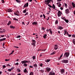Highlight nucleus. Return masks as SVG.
I'll use <instances>...</instances> for the list:
<instances>
[{"instance_id":"1","label":"nucleus","mask_w":75,"mask_h":75,"mask_svg":"<svg viewBox=\"0 0 75 75\" xmlns=\"http://www.w3.org/2000/svg\"><path fill=\"white\" fill-rule=\"evenodd\" d=\"M29 61H27V60H24L21 61V62L22 64H23V66L24 67H27V64H26V63H28L29 62Z\"/></svg>"},{"instance_id":"2","label":"nucleus","mask_w":75,"mask_h":75,"mask_svg":"<svg viewBox=\"0 0 75 75\" xmlns=\"http://www.w3.org/2000/svg\"><path fill=\"white\" fill-rule=\"evenodd\" d=\"M49 31L50 32V34H51V35H52V30L51 29H46V34L48 33L49 32Z\"/></svg>"},{"instance_id":"3","label":"nucleus","mask_w":75,"mask_h":75,"mask_svg":"<svg viewBox=\"0 0 75 75\" xmlns=\"http://www.w3.org/2000/svg\"><path fill=\"white\" fill-rule=\"evenodd\" d=\"M52 1V0H47L45 1V4L46 5H48L50 4V3H51V1Z\"/></svg>"},{"instance_id":"4","label":"nucleus","mask_w":75,"mask_h":75,"mask_svg":"<svg viewBox=\"0 0 75 75\" xmlns=\"http://www.w3.org/2000/svg\"><path fill=\"white\" fill-rule=\"evenodd\" d=\"M32 42L31 43V45H33V47H34L35 45V43H36V41L34 40H32Z\"/></svg>"},{"instance_id":"5","label":"nucleus","mask_w":75,"mask_h":75,"mask_svg":"<svg viewBox=\"0 0 75 75\" xmlns=\"http://www.w3.org/2000/svg\"><path fill=\"white\" fill-rule=\"evenodd\" d=\"M68 62H69V61H68V60L67 59H64L62 61V63H65V64L68 63Z\"/></svg>"},{"instance_id":"6","label":"nucleus","mask_w":75,"mask_h":75,"mask_svg":"<svg viewBox=\"0 0 75 75\" xmlns=\"http://www.w3.org/2000/svg\"><path fill=\"white\" fill-rule=\"evenodd\" d=\"M69 53L68 52L65 53L64 55V56L65 57H66V58H68V57H69Z\"/></svg>"},{"instance_id":"7","label":"nucleus","mask_w":75,"mask_h":75,"mask_svg":"<svg viewBox=\"0 0 75 75\" xmlns=\"http://www.w3.org/2000/svg\"><path fill=\"white\" fill-rule=\"evenodd\" d=\"M58 12L57 13V15L58 17H60L61 16V13L60 11L57 10Z\"/></svg>"},{"instance_id":"8","label":"nucleus","mask_w":75,"mask_h":75,"mask_svg":"<svg viewBox=\"0 0 75 75\" xmlns=\"http://www.w3.org/2000/svg\"><path fill=\"white\" fill-rule=\"evenodd\" d=\"M60 73L61 74H64L65 72V69H62L60 71Z\"/></svg>"},{"instance_id":"9","label":"nucleus","mask_w":75,"mask_h":75,"mask_svg":"<svg viewBox=\"0 0 75 75\" xmlns=\"http://www.w3.org/2000/svg\"><path fill=\"white\" fill-rule=\"evenodd\" d=\"M28 3L27 2L26 4H25L23 6V8H25V7H28Z\"/></svg>"},{"instance_id":"10","label":"nucleus","mask_w":75,"mask_h":75,"mask_svg":"<svg viewBox=\"0 0 75 75\" xmlns=\"http://www.w3.org/2000/svg\"><path fill=\"white\" fill-rule=\"evenodd\" d=\"M65 13L66 14H69V9H67L65 10Z\"/></svg>"},{"instance_id":"11","label":"nucleus","mask_w":75,"mask_h":75,"mask_svg":"<svg viewBox=\"0 0 75 75\" xmlns=\"http://www.w3.org/2000/svg\"><path fill=\"white\" fill-rule=\"evenodd\" d=\"M46 71H47V72H50V71H51V69L50 68V67H47L46 68Z\"/></svg>"},{"instance_id":"12","label":"nucleus","mask_w":75,"mask_h":75,"mask_svg":"<svg viewBox=\"0 0 75 75\" xmlns=\"http://www.w3.org/2000/svg\"><path fill=\"white\" fill-rule=\"evenodd\" d=\"M58 48V45H55L54 46V49L55 50H57Z\"/></svg>"},{"instance_id":"13","label":"nucleus","mask_w":75,"mask_h":75,"mask_svg":"<svg viewBox=\"0 0 75 75\" xmlns=\"http://www.w3.org/2000/svg\"><path fill=\"white\" fill-rule=\"evenodd\" d=\"M49 75H55V73L53 72H50L49 74Z\"/></svg>"},{"instance_id":"14","label":"nucleus","mask_w":75,"mask_h":75,"mask_svg":"<svg viewBox=\"0 0 75 75\" xmlns=\"http://www.w3.org/2000/svg\"><path fill=\"white\" fill-rule=\"evenodd\" d=\"M19 12H18V11H17L16 12V13H15V14L16 15V16H19Z\"/></svg>"},{"instance_id":"15","label":"nucleus","mask_w":75,"mask_h":75,"mask_svg":"<svg viewBox=\"0 0 75 75\" xmlns=\"http://www.w3.org/2000/svg\"><path fill=\"white\" fill-rule=\"evenodd\" d=\"M23 72L24 73H26V74H27L28 73V71L27 70V69L26 68L25 69L23 70Z\"/></svg>"},{"instance_id":"16","label":"nucleus","mask_w":75,"mask_h":75,"mask_svg":"<svg viewBox=\"0 0 75 75\" xmlns=\"http://www.w3.org/2000/svg\"><path fill=\"white\" fill-rule=\"evenodd\" d=\"M52 8L53 9H55V10H57L56 8H55V5L54 4H53L52 6Z\"/></svg>"},{"instance_id":"17","label":"nucleus","mask_w":75,"mask_h":75,"mask_svg":"<svg viewBox=\"0 0 75 75\" xmlns=\"http://www.w3.org/2000/svg\"><path fill=\"white\" fill-rule=\"evenodd\" d=\"M64 33V34L65 35H67H67H68V32L67 33V30H65Z\"/></svg>"},{"instance_id":"18","label":"nucleus","mask_w":75,"mask_h":75,"mask_svg":"<svg viewBox=\"0 0 75 75\" xmlns=\"http://www.w3.org/2000/svg\"><path fill=\"white\" fill-rule=\"evenodd\" d=\"M33 25H37V22H34L32 23Z\"/></svg>"},{"instance_id":"19","label":"nucleus","mask_w":75,"mask_h":75,"mask_svg":"<svg viewBox=\"0 0 75 75\" xmlns=\"http://www.w3.org/2000/svg\"><path fill=\"white\" fill-rule=\"evenodd\" d=\"M63 55V53H62V54L60 56L59 58H58L59 60H60L61 59V58L62 57V56Z\"/></svg>"},{"instance_id":"20","label":"nucleus","mask_w":75,"mask_h":75,"mask_svg":"<svg viewBox=\"0 0 75 75\" xmlns=\"http://www.w3.org/2000/svg\"><path fill=\"white\" fill-rule=\"evenodd\" d=\"M7 11L8 12H12V11L11 10V9L9 8L7 10Z\"/></svg>"},{"instance_id":"21","label":"nucleus","mask_w":75,"mask_h":75,"mask_svg":"<svg viewBox=\"0 0 75 75\" xmlns=\"http://www.w3.org/2000/svg\"><path fill=\"white\" fill-rule=\"evenodd\" d=\"M58 28L59 29V30H61L63 29V27L61 26H59V27L58 28Z\"/></svg>"},{"instance_id":"22","label":"nucleus","mask_w":75,"mask_h":75,"mask_svg":"<svg viewBox=\"0 0 75 75\" xmlns=\"http://www.w3.org/2000/svg\"><path fill=\"white\" fill-rule=\"evenodd\" d=\"M33 67H34L35 68H37V64H35L33 65Z\"/></svg>"},{"instance_id":"23","label":"nucleus","mask_w":75,"mask_h":75,"mask_svg":"<svg viewBox=\"0 0 75 75\" xmlns=\"http://www.w3.org/2000/svg\"><path fill=\"white\" fill-rule=\"evenodd\" d=\"M72 5L73 6V8H75V4H74V2H72Z\"/></svg>"},{"instance_id":"24","label":"nucleus","mask_w":75,"mask_h":75,"mask_svg":"<svg viewBox=\"0 0 75 75\" xmlns=\"http://www.w3.org/2000/svg\"><path fill=\"white\" fill-rule=\"evenodd\" d=\"M57 5L58 7H61L62 5L61 4H57Z\"/></svg>"},{"instance_id":"25","label":"nucleus","mask_w":75,"mask_h":75,"mask_svg":"<svg viewBox=\"0 0 75 75\" xmlns=\"http://www.w3.org/2000/svg\"><path fill=\"white\" fill-rule=\"evenodd\" d=\"M27 12V9H25L23 11V13H25Z\"/></svg>"},{"instance_id":"26","label":"nucleus","mask_w":75,"mask_h":75,"mask_svg":"<svg viewBox=\"0 0 75 75\" xmlns=\"http://www.w3.org/2000/svg\"><path fill=\"white\" fill-rule=\"evenodd\" d=\"M47 36V35L46 34H45V35H44L43 37V38H45H45H46V37Z\"/></svg>"},{"instance_id":"27","label":"nucleus","mask_w":75,"mask_h":75,"mask_svg":"<svg viewBox=\"0 0 75 75\" xmlns=\"http://www.w3.org/2000/svg\"><path fill=\"white\" fill-rule=\"evenodd\" d=\"M58 23V20H56L55 22V25L57 24Z\"/></svg>"},{"instance_id":"28","label":"nucleus","mask_w":75,"mask_h":75,"mask_svg":"<svg viewBox=\"0 0 75 75\" xmlns=\"http://www.w3.org/2000/svg\"><path fill=\"white\" fill-rule=\"evenodd\" d=\"M10 27L11 28H15V27L14 26H13V25H11L10 26Z\"/></svg>"},{"instance_id":"29","label":"nucleus","mask_w":75,"mask_h":75,"mask_svg":"<svg viewBox=\"0 0 75 75\" xmlns=\"http://www.w3.org/2000/svg\"><path fill=\"white\" fill-rule=\"evenodd\" d=\"M50 61V59H48L47 60H45V62H49Z\"/></svg>"},{"instance_id":"30","label":"nucleus","mask_w":75,"mask_h":75,"mask_svg":"<svg viewBox=\"0 0 75 75\" xmlns=\"http://www.w3.org/2000/svg\"><path fill=\"white\" fill-rule=\"evenodd\" d=\"M10 24H11V21H10L8 22V23L7 24V25H10Z\"/></svg>"},{"instance_id":"31","label":"nucleus","mask_w":75,"mask_h":75,"mask_svg":"<svg viewBox=\"0 0 75 75\" xmlns=\"http://www.w3.org/2000/svg\"><path fill=\"white\" fill-rule=\"evenodd\" d=\"M64 21H65L66 23H68V22H69V21H68V20L67 19H64Z\"/></svg>"},{"instance_id":"32","label":"nucleus","mask_w":75,"mask_h":75,"mask_svg":"<svg viewBox=\"0 0 75 75\" xmlns=\"http://www.w3.org/2000/svg\"><path fill=\"white\" fill-rule=\"evenodd\" d=\"M29 75H34V73L33 72H30Z\"/></svg>"},{"instance_id":"33","label":"nucleus","mask_w":75,"mask_h":75,"mask_svg":"<svg viewBox=\"0 0 75 75\" xmlns=\"http://www.w3.org/2000/svg\"><path fill=\"white\" fill-rule=\"evenodd\" d=\"M45 28L44 27H43L42 28L41 30H44V31H45Z\"/></svg>"},{"instance_id":"34","label":"nucleus","mask_w":75,"mask_h":75,"mask_svg":"<svg viewBox=\"0 0 75 75\" xmlns=\"http://www.w3.org/2000/svg\"><path fill=\"white\" fill-rule=\"evenodd\" d=\"M17 70L18 72H20L21 71V70H20V69H17Z\"/></svg>"},{"instance_id":"35","label":"nucleus","mask_w":75,"mask_h":75,"mask_svg":"<svg viewBox=\"0 0 75 75\" xmlns=\"http://www.w3.org/2000/svg\"><path fill=\"white\" fill-rule=\"evenodd\" d=\"M68 8L69 10H71L72 9V7L71 6H69Z\"/></svg>"},{"instance_id":"36","label":"nucleus","mask_w":75,"mask_h":75,"mask_svg":"<svg viewBox=\"0 0 75 75\" xmlns=\"http://www.w3.org/2000/svg\"><path fill=\"white\" fill-rule=\"evenodd\" d=\"M64 5L65 7H66V8H67V7H68V5H67V4L66 3H65L64 4Z\"/></svg>"},{"instance_id":"37","label":"nucleus","mask_w":75,"mask_h":75,"mask_svg":"<svg viewBox=\"0 0 75 75\" xmlns=\"http://www.w3.org/2000/svg\"><path fill=\"white\" fill-rule=\"evenodd\" d=\"M17 2V3H20L21 2V1H20L18 0H15Z\"/></svg>"},{"instance_id":"38","label":"nucleus","mask_w":75,"mask_h":75,"mask_svg":"<svg viewBox=\"0 0 75 75\" xmlns=\"http://www.w3.org/2000/svg\"><path fill=\"white\" fill-rule=\"evenodd\" d=\"M55 54V52H53L52 53L50 54V55H54Z\"/></svg>"},{"instance_id":"39","label":"nucleus","mask_w":75,"mask_h":75,"mask_svg":"<svg viewBox=\"0 0 75 75\" xmlns=\"http://www.w3.org/2000/svg\"><path fill=\"white\" fill-rule=\"evenodd\" d=\"M13 20H16V21H18V19L16 18H13Z\"/></svg>"},{"instance_id":"40","label":"nucleus","mask_w":75,"mask_h":75,"mask_svg":"<svg viewBox=\"0 0 75 75\" xmlns=\"http://www.w3.org/2000/svg\"><path fill=\"white\" fill-rule=\"evenodd\" d=\"M47 5L48 6H49V7H50V8H52V6H51V5L48 4Z\"/></svg>"},{"instance_id":"41","label":"nucleus","mask_w":75,"mask_h":75,"mask_svg":"<svg viewBox=\"0 0 75 75\" xmlns=\"http://www.w3.org/2000/svg\"><path fill=\"white\" fill-rule=\"evenodd\" d=\"M73 42L74 44L75 45V39H73Z\"/></svg>"},{"instance_id":"42","label":"nucleus","mask_w":75,"mask_h":75,"mask_svg":"<svg viewBox=\"0 0 75 75\" xmlns=\"http://www.w3.org/2000/svg\"><path fill=\"white\" fill-rule=\"evenodd\" d=\"M14 50H13L12 52L9 54V55H12V54H13V52H14Z\"/></svg>"},{"instance_id":"43","label":"nucleus","mask_w":75,"mask_h":75,"mask_svg":"<svg viewBox=\"0 0 75 75\" xmlns=\"http://www.w3.org/2000/svg\"><path fill=\"white\" fill-rule=\"evenodd\" d=\"M32 58L33 59H35V56H33Z\"/></svg>"},{"instance_id":"44","label":"nucleus","mask_w":75,"mask_h":75,"mask_svg":"<svg viewBox=\"0 0 75 75\" xmlns=\"http://www.w3.org/2000/svg\"><path fill=\"white\" fill-rule=\"evenodd\" d=\"M11 71H12V70H11V69H8V71L9 72H11Z\"/></svg>"},{"instance_id":"45","label":"nucleus","mask_w":75,"mask_h":75,"mask_svg":"<svg viewBox=\"0 0 75 75\" xmlns=\"http://www.w3.org/2000/svg\"><path fill=\"white\" fill-rule=\"evenodd\" d=\"M43 65V64H42V63H41L40 64V67H42Z\"/></svg>"},{"instance_id":"46","label":"nucleus","mask_w":75,"mask_h":75,"mask_svg":"<svg viewBox=\"0 0 75 75\" xmlns=\"http://www.w3.org/2000/svg\"><path fill=\"white\" fill-rule=\"evenodd\" d=\"M1 2L2 3H4V0H1Z\"/></svg>"},{"instance_id":"47","label":"nucleus","mask_w":75,"mask_h":75,"mask_svg":"<svg viewBox=\"0 0 75 75\" xmlns=\"http://www.w3.org/2000/svg\"><path fill=\"white\" fill-rule=\"evenodd\" d=\"M72 37L73 38H75V35H72Z\"/></svg>"},{"instance_id":"48","label":"nucleus","mask_w":75,"mask_h":75,"mask_svg":"<svg viewBox=\"0 0 75 75\" xmlns=\"http://www.w3.org/2000/svg\"><path fill=\"white\" fill-rule=\"evenodd\" d=\"M61 19H62V20H65V19H65V17L62 18Z\"/></svg>"},{"instance_id":"49","label":"nucleus","mask_w":75,"mask_h":75,"mask_svg":"<svg viewBox=\"0 0 75 75\" xmlns=\"http://www.w3.org/2000/svg\"><path fill=\"white\" fill-rule=\"evenodd\" d=\"M19 64L17 62V63H16L15 64V65H16L17 66V65H18Z\"/></svg>"},{"instance_id":"50","label":"nucleus","mask_w":75,"mask_h":75,"mask_svg":"<svg viewBox=\"0 0 75 75\" xmlns=\"http://www.w3.org/2000/svg\"><path fill=\"white\" fill-rule=\"evenodd\" d=\"M11 69L12 70H13V69H14V67H12Z\"/></svg>"},{"instance_id":"51","label":"nucleus","mask_w":75,"mask_h":75,"mask_svg":"<svg viewBox=\"0 0 75 75\" xmlns=\"http://www.w3.org/2000/svg\"><path fill=\"white\" fill-rule=\"evenodd\" d=\"M28 12H27L24 15L25 16H26L27 15H28Z\"/></svg>"},{"instance_id":"52","label":"nucleus","mask_w":75,"mask_h":75,"mask_svg":"<svg viewBox=\"0 0 75 75\" xmlns=\"http://www.w3.org/2000/svg\"><path fill=\"white\" fill-rule=\"evenodd\" d=\"M3 31H0V34H3Z\"/></svg>"},{"instance_id":"53","label":"nucleus","mask_w":75,"mask_h":75,"mask_svg":"<svg viewBox=\"0 0 75 75\" xmlns=\"http://www.w3.org/2000/svg\"><path fill=\"white\" fill-rule=\"evenodd\" d=\"M5 61H10V59H5Z\"/></svg>"},{"instance_id":"54","label":"nucleus","mask_w":75,"mask_h":75,"mask_svg":"<svg viewBox=\"0 0 75 75\" xmlns=\"http://www.w3.org/2000/svg\"><path fill=\"white\" fill-rule=\"evenodd\" d=\"M20 37H21V36H18L17 37V38H20Z\"/></svg>"},{"instance_id":"55","label":"nucleus","mask_w":75,"mask_h":75,"mask_svg":"<svg viewBox=\"0 0 75 75\" xmlns=\"http://www.w3.org/2000/svg\"><path fill=\"white\" fill-rule=\"evenodd\" d=\"M7 67H10V65L9 64H8L6 65Z\"/></svg>"},{"instance_id":"56","label":"nucleus","mask_w":75,"mask_h":75,"mask_svg":"<svg viewBox=\"0 0 75 75\" xmlns=\"http://www.w3.org/2000/svg\"><path fill=\"white\" fill-rule=\"evenodd\" d=\"M40 72H42V73H43V72H44V71H43V70H40Z\"/></svg>"},{"instance_id":"57","label":"nucleus","mask_w":75,"mask_h":75,"mask_svg":"<svg viewBox=\"0 0 75 75\" xmlns=\"http://www.w3.org/2000/svg\"><path fill=\"white\" fill-rule=\"evenodd\" d=\"M14 48H19V47H17V46H14Z\"/></svg>"},{"instance_id":"58","label":"nucleus","mask_w":75,"mask_h":75,"mask_svg":"<svg viewBox=\"0 0 75 75\" xmlns=\"http://www.w3.org/2000/svg\"><path fill=\"white\" fill-rule=\"evenodd\" d=\"M29 68H33V66H29Z\"/></svg>"},{"instance_id":"59","label":"nucleus","mask_w":75,"mask_h":75,"mask_svg":"<svg viewBox=\"0 0 75 75\" xmlns=\"http://www.w3.org/2000/svg\"><path fill=\"white\" fill-rule=\"evenodd\" d=\"M60 9L61 10H63V9H64V8H63L62 7H60Z\"/></svg>"},{"instance_id":"60","label":"nucleus","mask_w":75,"mask_h":75,"mask_svg":"<svg viewBox=\"0 0 75 75\" xmlns=\"http://www.w3.org/2000/svg\"><path fill=\"white\" fill-rule=\"evenodd\" d=\"M43 17H44V18L45 19V15H44V14H43Z\"/></svg>"},{"instance_id":"61","label":"nucleus","mask_w":75,"mask_h":75,"mask_svg":"<svg viewBox=\"0 0 75 75\" xmlns=\"http://www.w3.org/2000/svg\"><path fill=\"white\" fill-rule=\"evenodd\" d=\"M28 1H29V2H31L33 1V0H28Z\"/></svg>"},{"instance_id":"62","label":"nucleus","mask_w":75,"mask_h":75,"mask_svg":"<svg viewBox=\"0 0 75 75\" xmlns=\"http://www.w3.org/2000/svg\"><path fill=\"white\" fill-rule=\"evenodd\" d=\"M62 0H57V2H59V1H61Z\"/></svg>"},{"instance_id":"63","label":"nucleus","mask_w":75,"mask_h":75,"mask_svg":"<svg viewBox=\"0 0 75 75\" xmlns=\"http://www.w3.org/2000/svg\"><path fill=\"white\" fill-rule=\"evenodd\" d=\"M49 19H50V17H48V18L47 19V20L48 21L49 20Z\"/></svg>"},{"instance_id":"64","label":"nucleus","mask_w":75,"mask_h":75,"mask_svg":"<svg viewBox=\"0 0 75 75\" xmlns=\"http://www.w3.org/2000/svg\"><path fill=\"white\" fill-rule=\"evenodd\" d=\"M3 68H5V67H6V66H5V65H3Z\"/></svg>"}]
</instances>
